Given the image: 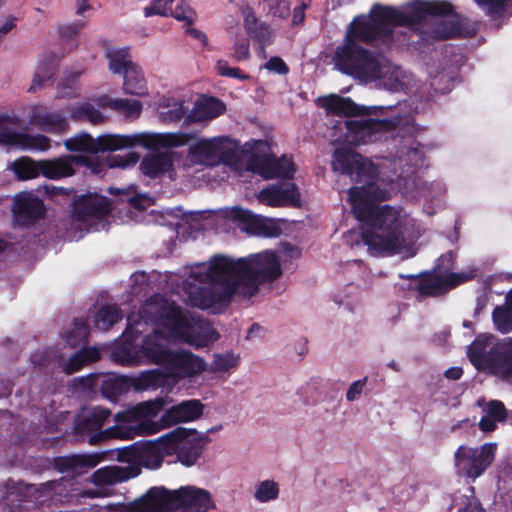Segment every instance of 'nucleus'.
<instances>
[{
	"mask_svg": "<svg viewBox=\"0 0 512 512\" xmlns=\"http://www.w3.org/2000/svg\"><path fill=\"white\" fill-rule=\"evenodd\" d=\"M496 450L495 443H485L478 448L461 445L454 455L455 464L468 478L476 479L493 463Z\"/></svg>",
	"mask_w": 512,
	"mask_h": 512,
	"instance_id": "11",
	"label": "nucleus"
},
{
	"mask_svg": "<svg viewBox=\"0 0 512 512\" xmlns=\"http://www.w3.org/2000/svg\"><path fill=\"white\" fill-rule=\"evenodd\" d=\"M332 60L338 71L364 82L380 80L387 72V66L379 53L346 36L336 47Z\"/></svg>",
	"mask_w": 512,
	"mask_h": 512,
	"instance_id": "5",
	"label": "nucleus"
},
{
	"mask_svg": "<svg viewBox=\"0 0 512 512\" xmlns=\"http://www.w3.org/2000/svg\"><path fill=\"white\" fill-rule=\"evenodd\" d=\"M487 343L475 340L468 346L467 356L471 364L480 372L512 381V337L495 343L489 350Z\"/></svg>",
	"mask_w": 512,
	"mask_h": 512,
	"instance_id": "8",
	"label": "nucleus"
},
{
	"mask_svg": "<svg viewBox=\"0 0 512 512\" xmlns=\"http://www.w3.org/2000/svg\"><path fill=\"white\" fill-rule=\"evenodd\" d=\"M106 57L109 60V68L115 74H125V72L136 66L129 55L128 48L109 49L106 52Z\"/></svg>",
	"mask_w": 512,
	"mask_h": 512,
	"instance_id": "41",
	"label": "nucleus"
},
{
	"mask_svg": "<svg viewBox=\"0 0 512 512\" xmlns=\"http://www.w3.org/2000/svg\"><path fill=\"white\" fill-rule=\"evenodd\" d=\"M41 160L36 161L30 157H20L12 163V170L20 180H29L42 175Z\"/></svg>",
	"mask_w": 512,
	"mask_h": 512,
	"instance_id": "40",
	"label": "nucleus"
},
{
	"mask_svg": "<svg viewBox=\"0 0 512 512\" xmlns=\"http://www.w3.org/2000/svg\"><path fill=\"white\" fill-rule=\"evenodd\" d=\"M81 76V72H72L67 75L58 84V97L61 98H72L76 97L79 92L78 79Z\"/></svg>",
	"mask_w": 512,
	"mask_h": 512,
	"instance_id": "49",
	"label": "nucleus"
},
{
	"mask_svg": "<svg viewBox=\"0 0 512 512\" xmlns=\"http://www.w3.org/2000/svg\"><path fill=\"white\" fill-rule=\"evenodd\" d=\"M104 459V454H75L62 456L55 459L56 468L64 473L78 471L84 468H94Z\"/></svg>",
	"mask_w": 512,
	"mask_h": 512,
	"instance_id": "29",
	"label": "nucleus"
},
{
	"mask_svg": "<svg viewBox=\"0 0 512 512\" xmlns=\"http://www.w3.org/2000/svg\"><path fill=\"white\" fill-rule=\"evenodd\" d=\"M205 360L187 350H171L163 368L168 376L188 378L206 370Z\"/></svg>",
	"mask_w": 512,
	"mask_h": 512,
	"instance_id": "15",
	"label": "nucleus"
},
{
	"mask_svg": "<svg viewBox=\"0 0 512 512\" xmlns=\"http://www.w3.org/2000/svg\"><path fill=\"white\" fill-rule=\"evenodd\" d=\"M230 217L233 220L246 224L249 229L257 234L266 237H276L280 234V228L276 223L256 216L250 210L241 207H233L230 212Z\"/></svg>",
	"mask_w": 512,
	"mask_h": 512,
	"instance_id": "26",
	"label": "nucleus"
},
{
	"mask_svg": "<svg viewBox=\"0 0 512 512\" xmlns=\"http://www.w3.org/2000/svg\"><path fill=\"white\" fill-rule=\"evenodd\" d=\"M225 110V104L218 98L203 96L195 103L189 118L195 122H202L220 116Z\"/></svg>",
	"mask_w": 512,
	"mask_h": 512,
	"instance_id": "32",
	"label": "nucleus"
},
{
	"mask_svg": "<svg viewBox=\"0 0 512 512\" xmlns=\"http://www.w3.org/2000/svg\"><path fill=\"white\" fill-rule=\"evenodd\" d=\"M486 414L496 422H503L507 418V409L500 400H491L487 404Z\"/></svg>",
	"mask_w": 512,
	"mask_h": 512,
	"instance_id": "60",
	"label": "nucleus"
},
{
	"mask_svg": "<svg viewBox=\"0 0 512 512\" xmlns=\"http://www.w3.org/2000/svg\"><path fill=\"white\" fill-rule=\"evenodd\" d=\"M57 67L56 56L52 54L44 56L37 65L32 84L28 91L35 92L38 88H42L46 84H52Z\"/></svg>",
	"mask_w": 512,
	"mask_h": 512,
	"instance_id": "36",
	"label": "nucleus"
},
{
	"mask_svg": "<svg viewBox=\"0 0 512 512\" xmlns=\"http://www.w3.org/2000/svg\"><path fill=\"white\" fill-rule=\"evenodd\" d=\"M125 511L127 512H153L147 493L142 497L130 502L126 505Z\"/></svg>",
	"mask_w": 512,
	"mask_h": 512,
	"instance_id": "64",
	"label": "nucleus"
},
{
	"mask_svg": "<svg viewBox=\"0 0 512 512\" xmlns=\"http://www.w3.org/2000/svg\"><path fill=\"white\" fill-rule=\"evenodd\" d=\"M173 0H152L151 4L144 9V15L150 17L152 15L167 16L171 11Z\"/></svg>",
	"mask_w": 512,
	"mask_h": 512,
	"instance_id": "57",
	"label": "nucleus"
},
{
	"mask_svg": "<svg viewBox=\"0 0 512 512\" xmlns=\"http://www.w3.org/2000/svg\"><path fill=\"white\" fill-rule=\"evenodd\" d=\"M139 160V155L135 152H128L124 157L120 155L111 156L108 159V166L110 168H125L135 165Z\"/></svg>",
	"mask_w": 512,
	"mask_h": 512,
	"instance_id": "61",
	"label": "nucleus"
},
{
	"mask_svg": "<svg viewBox=\"0 0 512 512\" xmlns=\"http://www.w3.org/2000/svg\"><path fill=\"white\" fill-rule=\"evenodd\" d=\"M217 72L220 76L223 77L235 78L242 81L250 79L249 74L244 73L238 67H229L227 61L225 60H219L217 62Z\"/></svg>",
	"mask_w": 512,
	"mask_h": 512,
	"instance_id": "55",
	"label": "nucleus"
},
{
	"mask_svg": "<svg viewBox=\"0 0 512 512\" xmlns=\"http://www.w3.org/2000/svg\"><path fill=\"white\" fill-rule=\"evenodd\" d=\"M332 170L349 176L355 182H367V187L375 185L376 166L371 160L365 159L359 153L348 148L335 149L332 162Z\"/></svg>",
	"mask_w": 512,
	"mask_h": 512,
	"instance_id": "10",
	"label": "nucleus"
},
{
	"mask_svg": "<svg viewBox=\"0 0 512 512\" xmlns=\"http://www.w3.org/2000/svg\"><path fill=\"white\" fill-rule=\"evenodd\" d=\"M183 433L180 429H174L155 441H147L140 444V462L147 468L157 469L160 468L164 457L171 455L173 448L171 447L170 440L177 437V434Z\"/></svg>",
	"mask_w": 512,
	"mask_h": 512,
	"instance_id": "23",
	"label": "nucleus"
},
{
	"mask_svg": "<svg viewBox=\"0 0 512 512\" xmlns=\"http://www.w3.org/2000/svg\"><path fill=\"white\" fill-rule=\"evenodd\" d=\"M111 212V204L107 197L97 194L81 195L73 202L72 218L76 222L100 220Z\"/></svg>",
	"mask_w": 512,
	"mask_h": 512,
	"instance_id": "18",
	"label": "nucleus"
},
{
	"mask_svg": "<svg viewBox=\"0 0 512 512\" xmlns=\"http://www.w3.org/2000/svg\"><path fill=\"white\" fill-rule=\"evenodd\" d=\"M194 135L189 133H135L132 135L105 134L94 139L89 133H80L66 139L64 146L71 152H112L142 146L147 149L172 148L187 145Z\"/></svg>",
	"mask_w": 512,
	"mask_h": 512,
	"instance_id": "3",
	"label": "nucleus"
},
{
	"mask_svg": "<svg viewBox=\"0 0 512 512\" xmlns=\"http://www.w3.org/2000/svg\"><path fill=\"white\" fill-rule=\"evenodd\" d=\"M30 121L41 130L50 133H63L68 129V122L59 112H37L34 110Z\"/></svg>",
	"mask_w": 512,
	"mask_h": 512,
	"instance_id": "35",
	"label": "nucleus"
},
{
	"mask_svg": "<svg viewBox=\"0 0 512 512\" xmlns=\"http://www.w3.org/2000/svg\"><path fill=\"white\" fill-rule=\"evenodd\" d=\"M490 16H502L512 0H474Z\"/></svg>",
	"mask_w": 512,
	"mask_h": 512,
	"instance_id": "53",
	"label": "nucleus"
},
{
	"mask_svg": "<svg viewBox=\"0 0 512 512\" xmlns=\"http://www.w3.org/2000/svg\"><path fill=\"white\" fill-rule=\"evenodd\" d=\"M89 328L85 320L75 319L73 327L65 333V342L72 348H76L88 341Z\"/></svg>",
	"mask_w": 512,
	"mask_h": 512,
	"instance_id": "44",
	"label": "nucleus"
},
{
	"mask_svg": "<svg viewBox=\"0 0 512 512\" xmlns=\"http://www.w3.org/2000/svg\"><path fill=\"white\" fill-rule=\"evenodd\" d=\"M111 410L101 406H94L85 410L76 421L75 430L80 435H87L92 445L108 439L129 440L137 435L154 434L158 432V424L143 420L137 425H114L102 429L111 417Z\"/></svg>",
	"mask_w": 512,
	"mask_h": 512,
	"instance_id": "4",
	"label": "nucleus"
},
{
	"mask_svg": "<svg viewBox=\"0 0 512 512\" xmlns=\"http://www.w3.org/2000/svg\"><path fill=\"white\" fill-rule=\"evenodd\" d=\"M492 320L499 332L506 334L512 331V309L496 306L492 312Z\"/></svg>",
	"mask_w": 512,
	"mask_h": 512,
	"instance_id": "47",
	"label": "nucleus"
},
{
	"mask_svg": "<svg viewBox=\"0 0 512 512\" xmlns=\"http://www.w3.org/2000/svg\"><path fill=\"white\" fill-rule=\"evenodd\" d=\"M400 277L414 282L408 285V289L417 291V299L421 300L428 297H439L457 286L474 279L475 270L452 273L445 276L437 275L430 270L422 272L419 275L404 276L400 274Z\"/></svg>",
	"mask_w": 512,
	"mask_h": 512,
	"instance_id": "9",
	"label": "nucleus"
},
{
	"mask_svg": "<svg viewBox=\"0 0 512 512\" xmlns=\"http://www.w3.org/2000/svg\"><path fill=\"white\" fill-rule=\"evenodd\" d=\"M113 355L116 362L123 366H137L143 361L140 353V346H122L117 348Z\"/></svg>",
	"mask_w": 512,
	"mask_h": 512,
	"instance_id": "46",
	"label": "nucleus"
},
{
	"mask_svg": "<svg viewBox=\"0 0 512 512\" xmlns=\"http://www.w3.org/2000/svg\"><path fill=\"white\" fill-rule=\"evenodd\" d=\"M241 14L244 18V28L250 37L259 45L262 51L274 41V32L271 27L260 21L253 8L249 5L241 7Z\"/></svg>",
	"mask_w": 512,
	"mask_h": 512,
	"instance_id": "24",
	"label": "nucleus"
},
{
	"mask_svg": "<svg viewBox=\"0 0 512 512\" xmlns=\"http://www.w3.org/2000/svg\"><path fill=\"white\" fill-rule=\"evenodd\" d=\"M123 317L122 310L116 304L102 306L94 316L95 326L103 331L110 329Z\"/></svg>",
	"mask_w": 512,
	"mask_h": 512,
	"instance_id": "39",
	"label": "nucleus"
},
{
	"mask_svg": "<svg viewBox=\"0 0 512 512\" xmlns=\"http://www.w3.org/2000/svg\"><path fill=\"white\" fill-rule=\"evenodd\" d=\"M281 274L278 256L271 251L238 260L216 255L206 267V272L192 273L196 280L211 285L198 287L191 292V304L200 309H209L215 305L226 306L240 289L241 293L252 297L258 293L260 284L273 282Z\"/></svg>",
	"mask_w": 512,
	"mask_h": 512,
	"instance_id": "1",
	"label": "nucleus"
},
{
	"mask_svg": "<svg viewBox=\"0 0 512 512\" xmlns=\"http://www.w3.org/2000/svg\"><path fill=\"white\" fill-rule=\"evenodd\" d=\"M97 104L103 108H110L114 111L123 112L127 118H138L143 109V105L139 100L129 99H112L108 95L99 96L96 100Z\"/></svg>",
	"mask_w": 512,
	"mask_h": 512,
	"instance_id": "34",
	"label": "nucleus"
},
{
	"mask_svg": "<svg viewBox=\"0 0 512 512\" xmlns=\"http://www.w3.org/2000/svg\"><path fill=\"white\" fill-rule=\"evenodd\" d=\"M80 383L88 389L99 387L101 395L112 402L117 401L119 396L130 389L129 377L114 374H90L86 378H81Z\"/></svg>",
	"mask_w": 512,
	"mask_h": 512,
	"instance_id": "19",
	"label": "nucleus"
},
{
	"mask_svg": "<svg viewBox=\"0 0 512 512\" xmlns=\"http://www.w3.org/2000/svg\"><path fill=\"white\" fill-rule=\"evenodd\" d=\"M146 493L153 512H209L215 508L211 493L196 486L175 490L152 487Z\"/></svg>",
	"mask_w": 512,
	"mask_h": 512,
	"instance_id": "6",
	"label": "nucleus"
},
{
	"mask_svg": "<svg viewBox=\"0 0 512 512\" xmlns=\"http://www.w3.org/2000/svg\"><path fill=\"white\" fill-rule=\"evenodd\" d=\"M183 433L177 434V437L171 438L169 441L173 450L171 455L176 454L177 459L184 466L190 467L197 463L204 450L203 438H189L191 430L184 427H177Z\"/></svg>",
	"mask_w": 512,
	"mask_h": 512,
	"instance_id": "21",
	"label": "nucleus"
},
{
	"mask_svg": "<svg viewBox=\"0 0 512 512\" xmlns=\"http://www.w3.org/2000/svg\"><path fill=\"white\" fill-rule=\"evenodd\" d=\"M139 318L144 322H151L173 332H179L188 325L181 308L167 300L148 301L140 308Z\"/></svg>",
	"mask_w": 512,
	"mask_h": 512,
	"instance_id": "12",
	"label": "nucleus"
},
{
	"mask_svg": "<svg viewBox=\"0 0 512 512\" xmlns=\"http://www.w3.org/2000/svg\"><path fill=\"white\" fill-rule=\"evenodd\" d=\"M164 337L161 331L154 330L147 334L140 345L142 360L145 362L163 367L171 352L163 343Z\"/></svg>",
	"mask_w": 512,
	"mask_h": 512,
	"instance_id": "25",
	"label": "nucleus"
},
{
	"mask_svg": "<svg viewBox=\"0 0 512 512\" xmlns=\"http://www.w3.org/2000/svg\"><path fill=\"white\" fill-rule=\"evenodd\" d=\"M100 359V352L95 347H83L75 352L63 365V371L66 374H73L81 370L84 366L96 362Z\"/></svg>",
	"mask_w": 512,
	"mask_h": 512,
	"instance_id": "37",
	"label": "nucleus"
},
{
	"mask_svg": "<svg viewBox=\"0 0 512 512\" xmlns=\"http://www.w3.org/2000/svg\"><path fill=\"white\" fill-rule=\"evenodd\" d=\"M159 374L156 371H146L138 377L129 378L130 388L134 387L137 391H144L150 388H156L159 384Z\"/></svg>",
	"mask_w": 512,
	"mask_h": 512,
	"instance_id": "50",
	"label": "nucleus"
},
{
	"mask_svg": "<svg viewBox=\"0 0 512 512\" xmlns=\"http://www.w3.org/2000/svg\"><path fill=\"white\" fill-rule=\"evenodd\" d=\"M461 34V25L456 20H440L431 31V35L436 40H447L456 38Z\"/></svg>",
	"mask_w": 512,
	"mask_h": 512,
	"instance_id": "45",
	"label": "nucleus"
},
{
	"mask_svg": "<svg viewBox=\"0 0 512 512\" xmlns=\"http://www.w3.org/2000/svg\"><path fill=\"white\" fill-rule=\"evenodd\" d=\"M456 256V253L452 250L442 254L437 258L435 266L431 271L441 276L452 274L456 264Z\"/></svg>",
	"mask_w": 512,
	"mask_h": 512,
	"instance_id": "52",
	"label": "nucleus"
},
{
	"mask_svg": "<svg viewBox=\"0 0 512 512\" xmlns=\"http://www.w3.org/2000/svg\"><path fill=\"white\" fill-rule=\"evenodd\" d=\"M317 102L328 114L345 117L383 115L394 107V105L362 106L356 104L349 97H341L336 94L318 98Z\"/></svg>",
	"mask_w": 512,
	"mask_h": 512,
	"instance_id": "13",
	"label": "nucleus"
},
{
	"mask_svg": "<svg viewBox=\"0 0 512 512\" xmlns=\"http://www.w3.org/2000/svg\"><path fill=\"white\" fill-rule=\"evenodd\" d=\"M248 168L264 179H292L296 172L294 162L286 156L276 158L275 156L253 155L249 160Z\"/></svg>",
	"mask_w": 512,
	"mask_h": 512,
	"instance_id": "16",
	"label": "nucleus"
},
{
	"mask_svg": "<svg viewBox=\"0 0 512 512\" xmlns=\"http://www.w3.org/2000/svg\"><path fill=\"white\" fill-rule=\"evenodd\" d=\"M239 359L234 355L232 351H227L224 354H215L213 361L210 365V371L217 372H227L232 368L238 366Z\"/></svg>",
	"mask_w": 512,
	"mask_h": 512,
	"instance_id": "48",
	"label": "nucleus"
},
{
	"mask_svg": "<svg viewBox=\"0 0 512 512\" xmlns=\"http://www.w3.org/2000/svg\"><path fill=\"white\" fill-rule=\"evenodd\" d=\"M268 7L269 14L274 17L285 19L290 14V3L288 0H264Z\"/></svg>",
	"mask_w": 512,
	"mask_h": 512,
	"instance_id": "56",
	"label": "nucleus"
},
{
	"mask_svg": "<svg viewBox=\"0 0 512 512\" xmlns=\"http://www.w3.org/2000/svg\"><path fill=\"white\" fill-rule=\"evenodd\" d=\"M258 200L270 207H298L300 192L296 184L281 182L262 189L258 194Z\"/></svg>",
	"mask_w": 512,
	"mask_h": 512,
	"instance_id": "22",
	"label": "nucleus"
},
{
	"mask_svg": "<svg viewBox=\"0 0 512 512\" xmlns=\"http://www.w3.org/2000/svg\"><path fill=\"white\" fill-rule=\"evenodd\" d=\"M204 405L196 399L182 401L172 406L162 416L165 425H174L181 422H190L200 418L203 414Z\"/></svg>",
	"mask_w": 512,
	"mask_h": 512,
	"instance_id": "28",
	"label": "nucleus"
},
{
	"mask_svg": "<svg viewBox=\"0 0 512 512\" xmlns=\"http://www.w3.org/2000/svg\"><path fill=\"white\" fill-rule=\"evenodd\" d=\"M82 158L75 155H62L54 159L41 160L42 176L52 180L70 177L76 173L75 163H81Z\"/></svg>",
	"mask_w": 512,
	"mask_h": 512,
	"instance_id": "27",
	"label": "nucleus"
},
{
	"mask_svg": "<svg viewBox=\"0 0 512 512\" xmlns=\"http://www.w3.org/2000/svg\"><path fill=\"white\" fill-rule=\"evenodd\" d=\"M139 168L145 176L155 179L173 171V161L167 153L149 154L142 159Z\"/></svg>",
	"mask_w": 512,
	"mask_h": 512,
	"instance_id": "31",
	"label": "nucleus"
},
{
	"mask_svg": "<svg viewBox=\"0 0 512 512\" xmlns=\"http://www.w3.org/2000/svg\"><path fill=\"white\" fill-rule=\"evenodd\" d=\"M79 158H82L83 161L81 163H75L76 169L80 167H85L90 170L93 174H100L105 170V163L101 161L98 157L95 156H84V155H76Z\"/></svg>",
	"mask_w": 512,
	"mask_h": 512,
	"instance_id": "59",
	"label": "nucleus"
},
{
	"mask_svg": "<svg viewBox=\"0 0 512 512\" xmlns=\"http://www.w3.org/2000/svg\"><path fill=\"white\" fill-rule=\"evenodd\" d=\"M452 13L453 6L447 1H425L415 5L407 15L411 24L422 21L426 16L444 17Z\"/></svg>",
	"mask_w": 512,
	"mask_h": 512,
	"instance_id": "30",
	"label": "nucleus"
},
{
	"mask_svg": "<svg viewBox=\"0 0 512 512\" xmlns=\"http://www.w3.org/2000/svg\"><path fill=\"white\" fill-rule=\"evenodd\" d=\"M63 487L62 482L54 480L43 483L38 488L39 498L45 500H54L55 496L59 493Z\"/></svg>",
	"mask_w": 512,
	"mask_h": 512,
	"instance_id": "62",
	"label": "nucleus"
},
{
	"mask_svg": "<svg viewBox=\"0 0 512 512\" xmlns=\"http://www.w3.org/2000/svg\"><path fill=\"white\" fill-rule=\"evenodd\" d=\"M124 479L123 471L116 466L100 468L91 476V481L96 486L113 485Z\"/></svg>",
	"mask_w": 512,
	"mask_h": 512,
	"instance_id": "43",
	"label": "nucleus"
},
{
	"mask_svg": "<svg viewBox=\"0 0 512 512\" xmlns=\"http://www.w3.org/2000/svg\"><path fill=\"white\" fill-rule=\"evenodd\" d=\"M12 213L20 226L30 227L45 216L46 207L43 200L34 193L22 191L14 198Z\"/></svg>",
	"mask_w": 512,
	"mask_h": 512,
	"instance_id": "17",
	"label": "nucleus"
},
{
	"mask_svg": "<svg viewBox=\"0 0 512 512\" xmlns=\"http://www.w3.org/2000/svg\"><path fill=\"white\" fill-rule=\"evenodd\" d=\"M118 460L122 462L140 461V445L134 443L118 449Z\"/></svg>",
	"mask_w": 512,
	"mask_h": 512,
	"instance_id": "63",
	"label": "nucleus"
},
{
	"mask_svg": "<svg viewBox=\"0 0 512 512\" xmlns=\"http://www.w3.org/2000/svg\"><path fill=\"white\" fill-rule=\"evenodd\" d=\"M168 14L179 21L185 22L187 26H191L194 22V10L183 1L174 10L168 11Z\"/></svg>",
	"mask_w": 512,
	"mask_h": 512,
	"instance_id": "54",
	"label": "nucleus"
},
{
	"mask_svg": "<svg viewBox=\"0 0 512 512\" xmlns=\"http://www.w3.org/2000/svg\"><path fill=\"white\" fill-rule=\"evenodd\" d=\"M227 140L228 137L226 136L200 140L189 148V154L192 157H199L205 160L221 158L225 153L224 143Z\"/></svg>",
	"mask_w": 512,
	"mask_h": 512,
	"instance_id": "33",
	"label": "nucleus"
},
{
	"mask_svg": "<svg viewBox=\"0 0 512 512\" xmlns=\"http://www.w3.org/2000/svg\"><path fill=\"white\" fill-rule=\"evenodd\" d=\"M12 123V117L7 114L0 115L1 145L21 150L47 151L50 148V139L47 136L13 131L7 127L8 124Z\"/></svg>",
	"mask_w": 512,
	"mask_h": 512,
	"instance_id": "14",
	"label": "nucleus"
},
{
	"mask_svg": "<svg viewBox=\"0 0 512 512\" xmlns=\"http://www.w3.org/2000/svg\"><path fill=\"white\" fill-rule=\"evenodd\" d=\"M70 116L75 121H88L91 124H100L105 116L90 103H78L70 109Z\"/></svg>",
	"mask_w": 512,
	"mask_h": 512,
	"instance_id": "42",
	"label": "nucleus"
},
{
	"mask_svg": "<svg viewBox=\"0 0 512 512\" xmlns=\"http://www.w3.org/2000/svg\"><path fill=\"white\" fill-rule=\"evenodd\" d=\"M377 185L351 187L349 200L354 217L365 225L362 241L380 254L394 255L404 246L403 223L400 212L390 205L379 206Z\"/></svg>",
	"mask_w": 512,
	"mask_h": 512,
	"instance_id": "2",
	"label": "nucleus"
},
{
	"mask_svg": "<svg viewBox=\"0 0 512 512\" xmlns=\"http://www.w3.org/2000/svg\"><path fill=\"white\" fill-rule=\"evenodd\" d=\"M232 57L238 61H246L250 57V43L245 37L237 38L233 44Z\"/></svg>",
	"mask_w": 512,
	"mask_h": 512,
	"instance_id": "58",
	"label": "nucleus"
},
{
	"mask_svg": "<svg viewBox=\"0 0 512 512\" xmlns=\"http://www.w3.org/2000/svg\"><path fill=\"white\" fill-rule=\"evenodd\" d=\"M400 118H384V119H360L348 120L345 122L347 131L354 135L357 140L372 142L377 133L390 132L397 128Z\"/></svg>",
	"mask_w": 512,
	"mask_h": 512,
	"instance_id": "20",
	"label": "nucleus"
},
{
	"mask_svg": "<svg viewBox=\"0 0 512 512\" xmlns=\"http://www.w3.org/2000/svg\"><path fill=\"white\" fill-rule=\"evenodd\" d=\"M279 495V485L273 480H265L258 484L254 497L261 503L275 500Z\"/></svg>",
	"mask_w": 512,
	"mask_h": 512,
	"instance_id": "51",
	"label": "nucleus"
},
{
	"mask_svg": "<svg viewBox=\"0 0 512 512\" xmlns=\"http://www.w3.org/2000/svg\"><path fill=\"white\" fill-rule=\"evenodd\" d=\"M124 93L134 96H145L148 94L146 81L139 66L128 69L123 75Z\"/></svg>",
	"mask_w": 512,
	"mask_h": 512,
	"instance_id": "38",
	"label": "nucleus"
},
{
	"mask_svg": "<svg viewBox=\"0 0 512 512\" xmlns=\"http://www.w3.org/2000/svg\"><path fill=\"white\" fill-rule=\"evenodd\" d=\"M410 24L409 16L396 8L375 4L370 17L360 15L353 19L346 37L370 43L374 40L391 37L393 28Z\"/></svg>",
	"mask_w": 512,
	"mask_h": 512,
	"instance_id": "7",
	"label": "nucleus"
}]
</instances>
